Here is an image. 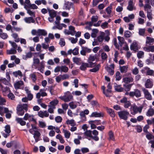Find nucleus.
I'll use <instances>...</instances> for the list:
<instances>
[{
	"mask_svg": "<svg viewBox=\"0 0 154 154\" xmlns=\"http://www.w3.org/2000/svg\"><path fill=\"white\" fill-rule=\"evenodd\" d=\"M98 132L96 130H94L92 132L90 130L86 131L84 133V135L86 136V138L90 137L95 141H98L99 140V137L97 135Z\"/></svg>",
	"mask_w": 154,
	"mask_h": 154,
	"instance_id": "obj_1",
	"label": "nucleus"
},
{
	"mask_svg": "<svg viewBox=\"0 0 154 154\" xmlns=\"http://www.w3.org/2000/svg\"><path fill=\"white\" fill-rule=\"evenodd\" d=\"M25 110L26 112L28 110V106L26 104H20L17 106V114L19 116H22L24 113Z\"/></svg>",
	"mask_w": 154,
	"mask_h": 154,
	"instance_id": "obj_2",
	"label": "nucleus"
},
{
	"mask_svg": "<svg viewBox=\"0 0 154 154\" xmlns=\"http://www.w3.org/2000/svg\"><path fill=\"white\" fill-rule=\"evenodd\" d=\"M31 33L33 35L46 36L47 34V32L44 29H38L37 30L33 29L31 31Z\"/></svg>",
	"mask_w": 154,
	"mask_h": 154,
	"instance_id": "obj_3",
	"label": "nucleus"
},
{
	"mask_svg": "<svg viewBox=\"0 0 154 154\" xmlns=\"http://www.w3.org/2000/svg\"><path fill=\"white\" fill-rule=\"evenodd\" d=\"M143 108V106L141 105L139 106H137L135 105L132 106L131 107V113L132 115H135L138 113H141Z\"/></svg>",
	"mask_w": 154,
	"mask_h": 154,
	"instance_id": "obj_4",
	"label": "nucleus"
},
{
	"mask_svg": "<svg viewBox=\"0 0 154 154\" xmlns=\"http://www.w3.org/2000/svg\"><path fill=\"white\" fill-rule=\"evenodd\" d=\"M60 99L65 102H68L73 100V96L71 93L69 91L65 92L64 95L60 97Z\"/></svg>",
	"mask_w": 154,
	"mask_h": 154,
	"instance_id": "obj_5",
	"label": "nucleus"
},
{
	"mask_svg": "<svg viewBox=\"0 0 154 154\" xmlns=\"http://www.w3.org/2000/svg\"><path fill=\"white\" fill-rule=\"evenodd\" d=\"M118 115L120 118L126 120L128 119L129 112L127 111H121L118 112Z\"/></svg>",
	"mask_w": 154,
	"mask_h": 154,
	"instance_id": "obj_6",
	"label": "nucleus"
},
{
	"mask_svg": "<svg viewBox=\"0 0 154 154\" xmlns=\"http://www.w3.org/2000/svg\"><path fill=\"white\" fill-rule=\"evenodd\" d=\"M14 86L16 89H20L23 90L24 87V85L23 81H19L16 82L14 84Z\"/></svg>",
	"mask_w": 154,
	"mask_h": 154,
	"instance_id": "obj_7",
	"label": "nucleus"
},
{
	"mask_svg": "<svg viewBox=\"0 0 154 154\" xmlns=\"http://www.w3.org/2000/svg\"><path fill=\"white\" fill-rule=\"evenodd\" d=\"M130 48L131 50L136 52L140 49V47L138 45L137 42L136 40H134L131 45Z\"/></svg>",
	"mask_w": 154,
	"mask_h": 154,
	"instance_id": "obj_8",
	"label": "nucleus"
},
{
	"mask_svg": "<svg viewBox=\"0 0 154 154\" xmlns=\"http://www.w3.org/2000/svg\"><path fill=\"white\" fill-rule=\"evenodd\" d=\"M96 58V54L94 55H90L88 60V62L90 64V66L91 67L96 65L95 63H93L92 62L95 60Z\"/></svg>",
	"mask_w": 154,
	"mask_h": 154,
	"instance_id": "obj_9",
	"label": "nucleus"
},
{
	"mask_svg": "<svg viewBox=\"0 0 154 154\" xmlns=\"http://www.w3.org/2000/svg\"><path fill=\"white\" fill-rule=\"evenodd\" d=\"M129 95L130 97H133L135 96L136 97H139L141 96V94L139 90L136 89L134 91H130L129 92Z\"/></svg>",
	"mask_w": 154,
	"mask_h": 154,
	"instance_id": "obj_10",
	"label": "nucleus"
},
{
	"mask_svg": "<svg viewBox=\"0 0 154 154\" xmlns=\"http://www.w3.org/2000/svg\"><path fill=\"white\" fill-rule=\"evenodd\" d=\"M142 89L146 98L148 100H151L152 97L151 94L148 91L144 88H142Z\"/></svg>",
	"mask_w": 154,
	"mask_h": 154,
	"instance_id": "obj_11",
	"label": "nucleus"
},
{
	"mask_svg": "<svg viewBox=\"0 0 154 154\" xmlns=\"http://www.w3.org/2000/svg\"><path fill=\"white\" fill-rule=\"evenodd\" d=\"M89 112V111L88 109H85L84 110L81 112L79 114L81 118L83 121H85L86 119L85 115H88Z\"/></svg>",
	"mask_w": 154,
	"mask_h": 154,
	"instance_id": "obj_12",
	"label": "nucleus"
},
{
	"mask_svg": "<svg viewBox=\"0 0 154 154\" xmlns=\"http://www.w3.org/2000/svg\"><path fill=\"white\" fill-rule=\"evenodd\" d=\"M153 86V83L152 80L150 79H147L145 82V86L147 88H151Z\"/></svg>",
	"mask_w": 154,
	"mask_h": 154,
	"instance_id": "obj_13",
	"label": "nucleus"
},
{
	"mask_svg": "<svg viewBox=\"0 0 154 154\" xmlns=\"http://www.w3.org/2000/svg\"><path fill=\"white\" fill-rule=\"evenodd\" d=\"M3 111L2 112H0V114L2 115L4 113H6L5 117L9 119L11 117V111H10L7 108H5L3 109Z\"/></svg>",
	"mask_w": 154,
	"mask_h": 154,
	"instance_id": "obj_14",
	"label": "nucleus"
},
{
	"mask_svg": "<svg viewBox=\"0 0 154 154\" xmlns=\"http://www.w3.org/2000/svg\"><path fill=\"white\" fill-rule=\"evenodd\" d=\"M142 73L144 72H146V74L148 75H152L154 74V71L150 69L149 68L147 67H144L143 69L141 70Z\"/></svg>",
	"mask_w": 154,
	"mask_h": 154,
	"instance_id": "obj_15",
	"label": "nucleus"
},
{
	"mask_svg": "<svg viewBox=\"0 0 154 154\" xmlns=\"http://www.w3.org/2000/svg\"><path fill=\"white\" fill-rule=\"evenodd\" d=\"M38 115L39 117L42 118L48 117L49 115L48 112L47 111H42L41 110L38 112Z\"/></svg>",
	"mask_w": 154,
	"mask_h": 154,
	"instance_id": "obj_16",
	"label": "nucleus"
},
{
	"mask_svg": "<svg viewBox=\"0 0 154 154\" xmlns=\"http://www.w3.org/2000/svg\"><path fill=\"white\" fill-rule=\"evenodd\" d=\"M47 94L44 91V89H41L39 92L36 95V97L38 99H40L41 96L42 97L47 96Z\"/></svg>",
	"mask_w": 154,
	"mask_h": 154,
	"instance_id": "obj_17",
	"label": "nucleus"
},
{
	"mask_svg": "<svg viewBox=\"0 0 154 154\" xmlns=\"http://www.w3.org/2000/svg\"><path fill=\"white\" fill-rule=\"evenodd\" d=\"M103 112L95 111L93 112L90 116V117H103Z\"/></svg>",
	"mask_w": 154,
	"mask_h": 154,
	"instance_id": "obj_18",
	"label": "nucleus"
},
{
	"mask_svg": "<svg viewBox=\"0 0 154 154\" xmlns=\"http://www.w3.org/2000/svg\"><path fill=\"white\" fill-rule=\"evenodd\" d=\"M1 90L3 95L5 96H7L8 93L11 91L8 87L7 86H2Z\"/></svg>",
	"mask_w": 154,
	"mask_h": 154,
	"instance_id": "obj_19",
	"label": "nucleus"
},
{
	"mask_svg": "<svg viewBox=\"0 0 154 154\" xmlns=\"http://www.w3.org/2000/svg\"><path fill=\"white\" fill-rule=\"evenodd\" d=\"M133 80L134 79L131 75L129 76L125 77L122 79V82H124L125 83L132 82Z\"/></svg>",
	"mask_w": 154,
	"mask_h": 154,
	"instance_id": "obj_20",
	"label": "nucleus"
},
{
	"mask_svg": "<svg viewBox=\"0 0 154 154\" xmlns=\"http://www.w3.org/2000/svg\"><path fill=\"white\" fill-rule=\"evenodd\" d=\"M135 16L134 14L128 15V17H125L123 18V20L126 23H128L134 18Z\"/></svg>",
	"mask_w": 154,
	"mask_h": 154,
	"instance_id": "obj_21",
	"label": "nucleus"
},
{
	"mask_svg": "<svg viewBox=\"0 0 154 154\" xmlns=\"http://www.w3.org/2000/svg\"><path fill=\"white\" fill-rule=\"evenodd\" d=\"M23 119L25 120H29L30 121H34L35 119L33 118V116L32 115H30L27 113H26L25 114L24 116L23 117Z\"/></svg>",
	"mask_w": 154,
	"mask_h": 154,
	"instance_id": "obj_22",
	"label": "nucleus"
},
{
	"mask_svg": "<svg viewBox=\"0 0 154 154\" xmlns=\"http://www.w3.org/2000/svg\"><path fill=\"white\" fill-rule=\"evenodd\" d=\"M24 20L27 23H34L35 22V20L31 17H26L24 19Z\"/></svg>",
	"mask_w": 154,
	"mask_h": 154,
	"instance_id": "obj_23",
	"label": "nucleus"
},
{
	"mask_svg": "<svg viewBox=\"0 0 154 154\" xmlns=\"http://www.w3.org/2000/svg\"><path fill=\"white\" fill-rule=\"evenodd\" d=\"M106 110L107 113L111 117L113 118L115 117V113L113 109L106 107Z\"/></svg>",
	"mask_w": 154,
	"mask_h": 154,
	"instance_id": "obj_24",
	"label": "nucleus"
},
{
	"mask_svg": "<svg viewBox=\"0 0 154 154\" xmlns=\"http://www.w3.org/2000/svg\"><path fill=\"white\" fill-rule=\"evenodd\" d=\"M0 112H2L3 109L5 108L2 106L5 104L6 102V100L3 98L2 97L0 99Z\"/></svg>",
	"mask_w": 154,
	"mask_h": 154,
	"instance_id": "obj_25",
	"label": "nucleus"
},
{
	"mask_svg": "<svg viewBox=\"0 0 154 154\" xmlns=\"http://www.w3.org/2000/svg\"><path fill=\"white\" fill-rule=\"evenodd\" d=\"M87 67H91L90 66V64L87 63H82L79 68L82 70L85 71Z\"/></svg>",
	"mask_w": 154,
	"mask_h": 154,
	"instance_id": "obj_26",
	"label": "nucleus"
},
{
	"mask_svg": "<svg viewBox=\"0 0 154 154\" xmlns=\"http://www.w3.org/2000/svg\"><path fill=\"white\" fill-rule=\"evenodd\" d=\"M48 11L50 17H55L57 15V12L53 9H48Z\"/></svg>",
	"mask_w": 154,
	"mask_h": 154,
	"instance_id": "obj_27",
	"label": "nucleus"
},
{
	"mask_svg": "<svg viewBox=\"0 0 154 154\" xmlns=\"http://www.w3.org/2000/svg\"><path fill=\"white\" fill-rule=\"evenodd\" d=\"M134 4L133 2L130 0L128 2V6L127 7V9L130 11H132L134 8Z\"/></svg>",
	"mask_w": 154,
	"mask_h": 154,
	"instance_id": "obj_28",
	"label": "nucleus"
},
{
	"mask_svg": "<svg viewBox=\"0 0 154 154\" xmlns=\"http://www.w3.org/2000/svg\"><path fill=\"white\" fill-rule=\"evenodd\" d=\"M33 134L35 142H37L39 140V138L41 135L40 132L37 130Z\"/></svg>",
	"mask_w": 154,
	"mask_h": 154,
	"instance_id": "obj_29",
	"label": "nucleus"
},
{
	"mask_svg": "<svg viewBox=\"0 0 154 154\" xmlns=\"http://www.w3.org/2000/svg\"><path fill=\"white\" fill-rule=\"evenodd\" d=\"M73 61L77 65H80L82 62L81 58L76 57L73 58Z\"/></svg>",
	"mask_w": 154,
	"mask_h": 154,
	"instance_id": "obj_30",
	"label": "nucleus"
},
{
	"mask_svg": "<svg viewBox=\"0 0 154 154\" xmlns=\"http://www.w3.org/2000/svg\"><path fill=\"white\" fill-rule=\"evenodd\" d=\"M64 5L66 8L69 10L72 7H73V4L71 2H65Z\"/></svg>",
	"mask_w": 154,
	"mask_h": 154,
	"instance_id": "obj_31",
	"label": "nucleus"
},
{
	"mask_svg": "<svg viewBox=\"0 0 154 154\" xmlns=\"http://www.w3.org/2000/svg\"><path fill=\"white\" fill-rule=\"evenodd\" d=\"M154 115V110L151 108L149 109L146 112V115L148 116H152Z\"/></svg>",
	"mask_w": 154,
	"mask_h": 154,
	"instance_id": "obj_32",
	"label": "nucleus"
},
{
	"mask_svg": "<svg viewBox=\"0 0 154 154\" xmlns=\"http://www.w3.org/2000/svg\"><path fill=\"white\" fill-rule=\"evenodd\" d=\"M45 61H42L39 63V65L38 66V70H40L41 72L42 73L43 72L41 71V70H43L45 67L44 65Z\"/></svg>",
	"mask_w": 154,
	"mask_h": 154,
	"instance_id": "obj_33",
	"label": "nucleus"
},
{
	"mask_svg": "<svg viewBox=\"0 0 154 154\" xmlns=\"http://www.w3.org/2000/svg\"><path fill=\"white\" fill-rule=\"evenodd\" d=\"M143 49L147 52L151 51L154 52V46H149L147 47H144Z\"/></svg>",
	"mask_w": 154,
	"mask_h": 154,
	"instance_id": "obj_34",
	"label": "nucleus"
},
{
	"mask_svg": "<svg viewBox=\"0 0 154 154\" xmlns=\"http://www.w3.org/2000/svg\"><path fill=\"white\" fill-rule=\"evenodd\" d=\"M105 33L103 32L101 33L100 35L97 37V39L98 42H102L104 39Z\"/></svg>",
	"mask_w": 154,
	"mask_h": 154,
	"instance_id": "obj_35",
	"label": "nucleus"
},
{
	"mask_svg": "<svg viewBox=\"0 0 154 154\" xmlns=\"http://www.w3.org/2000/svg\"><path fill=\"white\" fill-rule=\"evenodd\" d=\"M35 3L38 5H41L42 3L45 5H46L47 4V2L45 0H35Z\"/></svg>",
	"mask_w": 154,
	"mask_h": 154,
	"instance_id": "obj_36",
	"label": "nucleus"
},
{
	"mask_svg": "<svg viewBox=\"0 0 154 154\" xmlns=\"http://www.w3.org/2000/svg\"><path fill=\"white\" fill-rule=\"evenodd\" d=\"M109 139V140H112L113 141L115 140V138L113 133L111 131H110L108 133Z\"/></svg>",
	"mask_w": 154,
	"mask_h": 154,
	"instance_id": "obj_37",
	"label": "nucleus"
},
{
	"mask_svg": "<svg viewBox=\"0 0 154 154\" xmlns=\"http://www.w3.org/2000/svg\"><path fill=\"white\" fill-rule=\"evenodd\" d=\"M133 84H129L128 85L124 84L123 85V89L126 91H129L131 88V87L132 85Z\"/></svg>",
	"mask_w": 154,
	"mask_h": 154,
	"instance_id": "obj_38",
	"label": "nucleus"
},
{
	"mask_svg": "<svg viewBox=\"0 0 154 154\" xmlns=\"http://www.w3.org/2000/svg\"><path fill=\"white\" fill-rule=\"evenodd\" d=\"M16 120L17 122L19 123L21 125L23 126L26 125V122L23 121L22 118H17L16 119Z\"/></svg>",
	"mask_w": 154,
	"mask_h": 154,
	"instance_id": "obj_39",
	"label": "nucleus"
},
{
	"mask_svg": "<svg viewBox=\"0 0 154 154\" xmlns=\"http://www.w3.org/2000/svg\"><path fill=\"white\" fill-rule=\"evenodd\" d=\"M128 68V66H120L119 67L120 71L122 73L126 72L127 71Z\"/></svg>",
	"mask_w": 154,
	"mask_h": 154,
	"instance_id": "obj_40",
	"label": "nucleus"
},
{
	"mask_svg": "<svg viewBox=\"0 0 154 154\" xmlns=\"http://www.w3.org/2000/svg\"><path fill=\"white\" fill-rule=\"evenodd\" d=\"M32 128L29 130V132L32 134L38 130L36 127L33 125H31Z\"/></svg>",
	"mask_w": 154,
	"mask_h": 154,
	"instance_id": "obj_41",
	"label": "nucleus"
},
{
	"mask_svg": "<svg viewBox=\"0 0 154 154\" xmlns=\"http://www.w3.org/2000/svg\"><path fill=\"white\" fill-rule=\"evenodd\" d=\"M114 88L116 91L119 92H122L123 90V88L121 87L120 85H117L116 84L114 85Z\"/></svg>",
	"mask_w": 154,
	"mask_h": 154,
	"instance_id": "obj_42",
	"label": "nucleus"
},
{
	"mask_svg": "<svg viewBox=\"0 0 154 154\" xmlns=\"http://www.w3.org/2000/svg\"><path fill=\"white\" fill-rule=\"evenodd\" d=\"M56 139L59 140L60 142L61 143H63L65 142V140L63 138L62 136L60 134H57L56 137Z\"/></svg>",
	"mask_w": 154,
	"mask_h": 154,
	"instance_id": "obj_43",
	"label": "nucleus"
},
{
	"mask_svg": "<svg viewBox=\"0 0 154 154\" xmlns=\"http://www.w3.org/2000/svg\"><path fill=\"white\" fill-rule=\"evenodd\" d=\"M58 101L57 100H54L50 102V105H48L51 106H52L54 107H55V106L58 103Z\"/></svg>",
	"mask_w": 154,
	"mask_h": 154,
	"instance_id": "obj_44",
	"label": "nucleus"
},
{
	"mask_svg": "<svg viewBox=\"0 0 154 154\" xmlns=\"http://www.w3.org/2000/svg\"><path fill=\"white\" fill-rule=\"evenodd\" d=\"M63 132L64 134V135L65 138L67 139H68L69 138L70 133L69 131L63 129Z\"/></svg>",
	"mask_w": 154,
	"mask_h": 154,
	"instance_id": "obj_45",
	"label": "nucleus"
},
{
	"mask_svg": "<svg viewBox=\"0 0 154 154\" xmlns=\"http://www.w3.org/2000/svg\"><path fill=\"white\" fill-rule=\"evenodd\" d=\"M26 9L27 10V13L29 15L32 16V17H35V12L34 11H31L28 8H27V9Z\"/></svg>",
	"mask_w": 154,
	"mask_h": 154,
	"instance_id": "obj_46",
	"label": "nucleus"
},
{
	"mask_svg": "<svg viewBox=\"0 0 154 154\" xmlns=\"http://www.w3.org/2000/svg\"><path fill=\"white\" fill-rule=\"evenodd\" d=\"M13 74L14 76L16 77H17L18 76H19L20 77L22 76V72L20 71L19 70L13 72Z\"/></svg>",
	"mask_w": 154,
	"mask_h": 154,
	"instance_id": "obj_47",
	"label": "nucleus"
},
{
	"mask_svg": "<svg viewBox=\"0 0 154 154\" xmlns=\"http://www.w3.org/2000/svg\"><path fill=\"white\" fill-rule=\"evenodd\" d=\"M118 39L119 41V45L122 47L125 42L124 38L120 36H118Z\"/></svg>",
	"mask_w": 154,
	"mask_h": 154,
	"instance_id": "obj_48",
	"label": "nucleus"
},
{
	"mask_svg": "<svg viewBox=\"0 0 154 154\" xmlns=\"http://www.w3.org/2000/svg\"><path fill=\"white\" fill-rule=\"evenodd\" d=\"M98 30L96 29H92V32L91 34V37L93 38H95L97 36V34L98 32Z\"/></svg>",
	"mask_w": 154,
	"mask_h": 154,
	"instance_id": "obj_49",
	"label": "nucleus"
},
{
	"mask_svg": "<svg viewBox=\"0 0 154 154\" xmlns=\"http://www.w3.org/2000/svg\"><path fill=\"white\" fill-rule=\"evenodd\" d=\"M100 67V65L99 64H98L94 68L90 69V71L92 72H96L99 70Z\"/></svg>",
	"mask_w": 154,
	"mask_h": 154,
	"instance_id": "obj_50",
	"label": "nucleus"
},
{
	"mask_svg": "<svg viewBox=\"0 0 154 154\" xmlns=\"http://www.w3.org/2000/svg\"><path fill=\"white\" fill-rule=\"evenodd\" d=\"M66 123L67 124L70 125L72 126H75L76 124L73 119L68 120L66 121Z\"/></svg>",
	"mask_w": 154,
	"mask_h": 154,
	"instance_id": "obj_51",
	"label": "nucleus"
},
{
	"mask_svg": "<svg viewBox=\"0 0 154 154\" xmlns=\"http://www.w3.org/2000/svg\"><path fill=\"white\" fill-rule=\"evenodd\" d=\"M36 55H34L33 58V63L34 65H37L39 63L40 61L38 58L36 57Z\"/></svg>",
	"mask_w": 154,
	"mask_h": 154,
	"instance_id": "obj_52",
	"label": "nucleus"
},
{
	"mask_svg": "<svg viewBox=\"0 0 154 154\" xmlns=\"http://www.w3.org/2000/svg\"><path fill=\"white\" fill-rule=\"evenodd\" d=\"M34 54L37 57L38 56L41 60H42L44 59L45 54H41L39 52H38L35 53H34Z\"/></svg>",
	"mask_w": 154,
	"mask_h": 154,
	"instance_id": "obj_53",
	"label": "nucleus"
},
{
	"mask_svg": "<svg viewBox=\"0 0 154 154\" xmlns=\"http://www.w3.org/2000/svg\"><path fill=\"white\" fill-rule=\"evenodd\" d=\"M7 54H15L16 52V50L14 48H11L10 50H7Z\"/></svg>",
	"mask_w": 154,
	"mask_h": 154,
	"instance_id": "obj_54",
	"label": "nucleus"
},
{
	"mask_svg": "<svg viewBox=\"0 0 154 154\" xmlns=\"http://www.w3.org/2000/svg\"><path fill=\"white\" fill-rule=\"evenodd\" d=\"M32 57V53L30 52L27 53L26 55H23V59L26 60L27 58H30Z\"/></svg>",
	"mask_w": 154,
	"mask_h": 154,
	"instance_id": "obj_55",
	"label": "nucleus"
},
{
	"mask_svg": "<svg viewBox=\"0 0 154 154\" xmlns=\"http://www.w3.org/2000/svg\"><path fill=\"white\" fill-rule=\"evenodd\" d=\"M132 35L131 32L128 30L125 31L124 32V36L126 38L130 37Z\"/></svg>",
	"mask_w": 154,
	"mask_h": 154,
	"instance_id": "obj_56",
	"label": "nucleus"
},
{
	"mask_svg": "<svg viewBox=\"0 0 154 154\" xmlns=\"http://www.w3.org/2000/svg\"><path fill=\"white\" fill-rule=\"evenodd\" d=\"M69 70L68 67L65 66H61V71L64 72H67Z\"/></svg>",
	"mask_w": 154,
	"mask_h": 154,
	"instance_id": "obj_57",
	"label": "nucleus"
},
{
	"mask_svg": "<svg viewBox=\"0 0 154 154\" xmlns=\"http://www.w3.org/2000/svg\"><path fill=\"white\" fill-rule=\"evenodd\" d=\"M38 125L40 128H44L46 127V124L44 122L39 121L38 122Z\"/></svg>",
	"mask_w": 154,
	"mask_h": 154,
	"instance_id": "obj_58",
	"label": "nucleus"
},
{
	"mask_svg": "<svg viewBox=\"0 0 154 154\" xmlns=\"http://www.w3.org/2000/svg\"><path fill=\"white\" fill-rule=\"evenodd\" d=\"M144 53L141 51H139L137 54V56L139 58H141L144 56Z\"/></svg>",
	"mask_w": 154,
	"mask_h": 154,
	"instance_id": "obj_59",
	"label": "nucleus"
},
{
	"mask_svg": "<svg viewBox=\"0 0 154 154\" xmlns=\"http://www.w3.org/2000/svg\"><path fill=\"white\" fill-rule=\"evenodd\" d=\"M24 8L25 9H27L28 8V6L30 5V2L29 0H25L24 2Z\"/></svg>",
	"mask_w": 154,
	"mask_h": 154,
	"instance_id": "obj_60",
	"label": "nucleus"
},
{
	"mask_svg": "<svg viewBox=\"0 0 154 154\" xmlns=\"http://www.w3.org/2000/svg\"><path fill=\"white\" fill-rule=\"evenodd\" d=\"M69 105L71 109H75L77 106V104L73 102H71L69 103Z\"/></svg>",
	"mask_w": 154,
	"mask_h": 154,
	"instance_id": "obj_61",
	"label": "nucleus"
},
{
	"mask_svg": "<svg viewBox=\"0 0 154 154\" xmlns=\"http://www.w3.org/2000/svg\"><path fill=\"white\" fill-rule=\"evenodd\" d=\"M122 78V76L120 74V72L119 71L116 72V80L119 81Z\"/></svg>",
	"mask_w": 154,
	"mask_h": 154,
	"instance_id": "obj_62",
	"label": "nucleus"
},
{
	"mask_svg": "<svg viewBox=\"0 0 154 154\" xmlns=\"http://www.w3.org/2000/svg\"><path fill=\"white\" fill-rule=\"evenodd\" d=\"M8 37V36L6 33L2 32L0 33V38H1L3 39H6Z\"/></svg>",
	"mask_w": 154,
	"mask_h": 154,
	"instance_id": "obj_63",
	"label": "nucleus"
},
{
	"mask_svg": "<svg viewBox=\"0 0 154 154\" xmlns=\"http://www.w3.org/2000/svg\"><path fill=\"white\" fill-rule=\"evenodd\" d=\"M9 99L11 100H14L15 98V96L12 93L10 92L7 95Z\"/></svg>",
	"mask_w": 154,
	"mask_h": 154,
	"instance_id": "obj_64",
	"label": "nucleus"
}]
</instances>
